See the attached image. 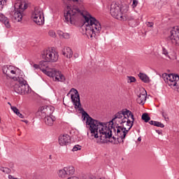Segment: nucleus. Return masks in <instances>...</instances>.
<instances>
[{
    "label": "nucleus",
    "mask_w": 179,
    "mask_h": 179,
    "mask_svg": "<svg viewBox=\"0 0 179 179\" xmlns=\"http://www.w3.org/2000/svg\"><path fill=\"white\" fill-rule=\"evenodd\" d=\"M71 92H73V94H71V100L73 106H75V108H78V111H80L83 117V120H86V127L90 129L92 136H94L96 139L99 138V141H97L96 143H107V142H110V143H113L114 145L121 143L122 142L120 138L113 136V131H116L115 128L112 127L110 129V127L106 126V124L100 122L99 120L90 117L85 111V109L82 108L79 92L75 88H72Z\"/></svg>",
    "instance_id": "1"
},
{
    "label": "nucleus",
    "mask_w": 179,
    "mask_h": 179,
    "mask_svg": "<svg viewBox=\"0 0 179 179\" xmlns=\"http://www.w3.org/2000/svg\"><path fill=\"white\" fill-rule=\"evenodd\" d=\"M85 17L84 26H85V33L87 37L90 38H96L98 36H100V31H101V24L96 20L94 17L90 15H86Z\"/></svg>",
    "instance_id": "2"
},
{
    "label": "nucleus",
    "mask_w": 179,
    "mask_h": 179,
    "mask_svg": "<svg viewBox=\"0 0 179 179\" xmlns=\"http://www.w3.org/2000/svg\"><path fill=\"white\" fill-rule=\"evenodd\" d=\"M110 12L113 17H115V19H117V20H122V16H124V13L128 12V9L121 6L117 3H113L110 5Z\"/></svg>",
    "instance_id": "3"
},
{
    "label": "nucleus",
    "mask_w": 179,
    "mask_h": 179,
    "mask_svg": "<svg viewBox=\"0 0 179 179\" xmlns=\"http://www.w3.org/2000/svg\"><path fill=\"white\" fill-rule=\"evenodd\" d=\"M162 78L164 79L165 83H167L168 85L172 89H177V91L179 92V76L173 73L168 74L164 73L162 74Z\"/></svg>",
    "instance_id": "4"
},
{
    "label": "nucleus",
    "mask_w": 179,
    "mask_h": 179,
    "mask_svg": "<svg viewBox=\"0 0 179 179\" xmlns=\"http://www.w3.org/2000/svg\"><path fill=\"white\" fill-rule=\"evenodd\" d=\"M15 13L13 17L15 22H22L23 18V12L27 9V4L24 1H18L15 3Z\"/></svg>",
    "instance_id": "5"
},
{
    "label": "nucleus",
    "mask_w": 179,
    "mask_h": 179,
    "mask_svg": "<svg viewBox=\"0 0 179 179\" xmlns=\"http://www.w3.org/2000/svg\"><path fill=\"white\" fill-rule=\"evenodd\" d=\"M15 80L18 83H15L13 86L14 92H15V93H17V94H27L29 92V87L24 78L20 77Z\"/></svg>",
    "instance_id": "6"
},
{
    "label": "nucleus",
    "mask_w": 179,
    "mask_h": 179,
    "mask_svg": "<svg viewBox=\"0 0 179 179\" xmlns=\"http://www.w3.org/2000/svg\"><path fill=\"white\" fill-rule=\"evenodd\" d=\"M31 19L38 26L44 24V13L43 9L40 7H35L31 14Z\"/></svg>",
    "instance_id": "7"
},
{
    "label": "nucleus",
    "mask_w": 179,
    "mask_h": 179,
    "mask_svg": "<svg viewBox=\"0 0 179 179\" xmlns=\"http://www.w3.org/2000/svg\"><path fill=\"white\" fill-rule=\"evenodd\" d=\"M58 52L54 50H45L42 52V58L46 62H57L58 61Z\"/></svg>",
    "instance_id": "8"
},
{
    "label": "nucleus",
    "mask_w": 179,
    "mask_h": 179,
    "mask_svg": "<svg viewBox=\"0 0 179 179\" xmlns=\"http://www.w3.org/2000/svg\"><path fill=\"white\" fill-rule=\"evenodd\" d=\"M3 73L9 79H13V80H17L21 77L16 73V69L13 66H3L2 67Z\"/></svg>",
    "instance_id": "9"
},
{
    "label": "nucleus",
    "mask_w": 179,
    "mask_h": 179,
    "mask_svg": "<svg viewBox=\"0 0 179 179\" xmlns=\"http://www.w3.org/2000/svg\"><path fill=\"white\" fill-rule=\"evenodd\" d=\"M78 13H80L79 8H72L69 10L66 13H64V22L75 24V17Z\"/></svg>",
    "instance_id": "10"
},
{
    "label": "nucleus",
    "mask_w": 179,
    "mask_h": 179,
    "mask_svg": "<svg viewBox=\"0 0 179 179\" xmlns=\"http://www.w3.org/2000/svg\"><path fill=\"white\" fill-rule=\"evenodd\" d=\"M169 38L175 45H179V27H173L170 31Z\"/></svg>",
    "instance_id": "11"
},
{
    "label": "nucleus",
    "mask_w": 179,
    "mask_h": 179,
    "mask_svg": "<svg viewBox=\"0 0 179 179\" xmlns=\"http://www.w3.org/2000/svg\"><path fill=\"white\" fill-rule=\"evenodd\" d=\"M122 20H123L124 22L127 20V22H129V26H131V27H136V26H138V24H139V21H138V20L135 19V16H134L131 14H126V13H124L123 14Z\"/></svg>",
    "instance_id": "12"
},
{
    "label": "nucleus",
    "mask_w": 179,
    "mask_h": 179,
    "mask_svg": "<svg viewBox=\"0 0 179 179\" xmlns=\"http://www.w3.org/2000/svg\"><path fill=\"white\" fill-rule=\"evenodd\" d=\"M50 78H52L57 82H65V76L60 71L56 70H52L50 73H48Z\"/></svg>",
    "instance_id": "13"
},
{
    "label": "nucleus",
    "mask_w": 179,
    "mask_h": 179,
    "mask_svg": "<svg viewBox=\"0 0 179 179\" xmlns=\"http://www.w3.org/2000/svg\"><path fill=\"white\" fill-rule=\"evenodd\" d=\"M117 128L116 135L119 139L120 138L121 143H124V141H125V138L127 134H128V130H127V127H122V126H118Z\"/></svg>",
    "instance_id": "14"
},
{
    "label": "nucleus",
    "mask_w": 179,
    "mask_h": 179,
    "mask_svg": "<svg viewBox=\"0 0 179 179\" xmlns=\"http://www.w3.org/2000/svg\"><path fill=\"white\" fill-rule=\"evenodd\" d=\"M59 143L60 146H67L71 143V136L68 134H63L59 137Z\"/></svg>",
    "instance_id": "15"
},
{
    "label": "nucleus",
    "mask_w": 179,
    "mask_h": 179,
    "mask_svg": "<svg viewBox=\"0 0 179 179\" xmlns=\"http://www.w3.org/2000/svg\"><path fill=\"white\" fill-rule=\"evenodd\" d=\"M146 90H143L142 92L138 95V98L136 99V102L138 104H141V106L145 104V101H146Z\"/></svg>",
    "instance_id": "16"
},
{
    "label": "nucleus",
    "mask_w": 179,
    "mask_h": 179,
    "mask_svg": "<svg viewBox=\"0 0 179 179\" xmlns=\"http://www.w3.org/2000/svg\"><path fill=\"white\" fill-rule=\"evenodd\" d=\"M0 22L5 25L6 29H10V22L9 21V18L5 16L2 13H0Z\"/></svg>",
    "instance_id": "17"
},
{
    "label": "nucleus",
    "mask_w": 179,
    "mask_h": 179,
    "mask_svg": "<svg viewBox=\"0 0 179 179\" xmlns=\"http://www.w3.org/2000/svg\"><path fill=\"white\" fill-rule=\"evenodd\" d=\"M48 62L47 61H42L40 62V69L41 71H42V72L43 73H45V75H48V73H50V71H47V68H48V64H47Z\"/></svg>",
    "instance_id": "18"
},
{
    "label": "nucleus",
    "mask_w": 179,
    "mask_h": 179,
    "mask_svg": "<svg viewBox=\"0 0 179 179\" xmlns=\"http://www.w3.org/2000/svg\"><path fill=\"white\" fill-rule=\"evenodd\" d=\"M54 121H55V117L52 115H48L44 117V122L45 125H48V127H52V125H54Z\"/></svg>",
    "instance_id": "19"
},
{
    "label": "nucleus",
    "mask_w": 179,
    "mask_h": 179,
    "mask_svg": "<svg viewBox=\"0 0 179 179\" xmlns=\"http://www.w3.org/2000/svg\"><path fill=\"white\" fill-rule=\"evenodd\" d=\"M62 55L64 57H66V58H72V56L73 55V52H72V49L69 47H65L62 50Z\"/></svg>",
    "instance_id": "20"
},
{
    "label": "nucleus",
    "mask_w": 179,
    "mask_h": 179,
    "mask_svg": "<svg viewBox=\"0 0 179 179\" xmlns=\"http://www.w3.org/2000/svg\"><path fill=\"white\" fill-rule=\"evenodd\" d=\"M120 112L122 113V115H123V117H127V118L130 117L131 120H133V121H135V117L131 110L128 109H122Z\"/></svg>",
    "instance_id": "21"
},
{
    "label": "nucleus",
    "mask_w": 179,
    "mask_h": 179,
    "mask_svg": "<svg viewBox=\"0 0 179 179\" xmlns=\"http://www.w3.org/2000/svg\"><path fill=\"white\" fill-rule=\"evenodd\" d=\"M64 170L66 171L67 177L68 176H73V174H75V168L72 166L64 167Z\"/></svg>",
    "instance_id": "22"
},
{
    "label": "nucleus",
    "mask_w": 179,
    "mask_h": 179,
    "mask_svg": "<svg viewBox=\"0 0 179 179\" xmlns=\"http://www.w3.org/2000/svg\"><path fill=\"white\" fill-rule=\"evenodd\" d=\"M138 77L140 78L141 80H143L144 82V83H149V82H150L148 76L143 73H139Z\"/></svg>",
    "instance_id": "23"
},
{
    "label": "nucleus",
    "mask_w": 179,
    "mask_h": 179,
    "mask_svg": "<svg viewBox=\"0 0 179 179\" xmlns=\"http://www.w3.org/2000/svg\"><path fill=\"white\" fill-rule=\"evenodd\" d=\"M55 108L53 106H49L43 108V113H45L48 115H51L54 113Z\"/></svg>",
    "instance_id": "24"
},
{
    "label": "nucleus",
    "mask_w": 179,
    "mask_h": 179,
    "mask_svg": "<svg viewBox=\"0 0 179 179\" xmlns=\"http://www.w3.org/2000/svg\"><path fill=\"white\" fill-rule=\"evenodd\" d=\"M59 177H61L62 178H66L68 176L66 175V171H65V168L63 169H60L58 172Z\"/></svg>",
    "instance_id": "25"
},
{
    "label": "nucleus",
    "mask_w": 179,
    "mask_h": 179,
    "mask_svg": "<svg viewBox=\"0 0 179 179\" xmlns=\"http://www.w3.org/2000/svg\"><path fill=\"white\" fill-rule=\"evenodd\" d=\"M127 131H128V132H129V130L131 129V128H132V127H134V122H135V120H132L131 121L130 120H127Z\"/></svg>",
    "instance_id": "26"
},
{
    "label": "nucleus",
    "mask_w": 179,
    "mask_h": 179,
    "mask_svg": "<svg viewBox=\"0 0 179 179\" xmlns=\"http://www.w3.org/2000/svg\"><path fill=\"white\" fill-rule=\"evenodd\" d=\"M141 120H143V121H145V122H149V121H150V117L148 113H143L142 115Z\"/></svg>",
    "instance_id": "27"
},
{
    "label": "nucleus",
    "mask_w": 179,
    "mask_h": 179,
    "mask_svg": "<svg viewBox=\"0 0 179 179\" xmlns=\"http://www.w3.org/2000/svg\"><path fill=\"white\" fill-rule=\"evenodd\" d=\"M123 115L121 111H119L115 115L114 118L113 119V121H115V120H121L122 118Z\"/></svg>",
    "instance_id": "28"
},
{
    "label": "nucleus",
    "mask_w": 179,
    "mask_h": 179,
    "mask_svg": "<svg viewBox=\"0 0 179 179\" xmlns=\"http://www.w3.org/2000/svg\"><path fill=\"white\" fill-rule=\"evenodd\" d=\"M0 170L5 174H9L10 173V169L8 167H1Z\"/></svg>",
    "instance_id": "29"
},
{
    "label": "nucleus",
    "mask_w": 179,
    "mask_h": 179,
    "mask_svg": "<svg viewBox=\"0 0 179 179\" xmlns=\"http://www.w3.org/2000/svg\"><path fill=\"white\" fill-rule=\"evenodd\" d=\"M154 127H159V128H164V124L160 122L155 121Z\"/></svg>",
    "instance_id": "30"
},
{
    "label": "nucleus",
    "mask_w": 179,
    "mask_h": 179,
    "mask_svg": "<svg viewBox=\"0 0 179 179\" xmlns=\"http://www.w3.org/2000/svg\"><path fill=\"white\" fill-rule=\"evenodd\" d=\"M80 149H82V146L79 145H76L73 146L72 151L73 152H78V150H80Z\"/></svg>",
    "instance_id": "31"
},
{
    "label": "nucleus",
    "mask_w": 179,
    "mask_h": 179,
    "mask_svg": "<svg viewBox=\"0 0 179 179\" xmlns=\"http://www.w3.org/2000/svg\"><path fill=\"white\" fill-rule=\"evenodd\" d=\"M128 118H129V117H124V118L121 120V121H120V125H122V127H124V124H125V122H127L129 120V119H128Z\"/></svg>",
    "instance_id": "32"
},
{
    "label": "nucleus",
    "mask_w": 179,
    "mask_h": 179,
    "mask_svg": "<svg viewBox=\"0 0 179 179\" xmlns=\"http://www.w3.org/2000/svg\"><path fill=\"white\" fill-rule=\"evenodd\" d=\"M11 110L12 111H13V113H15V114H16V115H18L19 112V109H17V108H16V106H11Z\"/></svg>",
    "instance_id": "33"
},
{
    "label": "nucleus",
    "mask_w": 179,
    "mask_h": 179,
    "mask_svg": "<svg viewBox=\"0 0 179 179\" xmlns=\"http://www.w3.org/2000/svg\"><path fill=\"white\" fill-rule=\"evenodd\" d=\"M48 34L50 36V37H57V34H55L54 30H50Z\"/></svg>",
    "instance_id": "34"
},
{
    "label": "nucleus",
    "mask_w": 179,
    "mask_h": 179,
    "mask_svg": "<svg viewBox=\"0 0 179 179\" xmlns=\"http://www.w3.org/2000/svg\"><path fill=\"white\" fill-rule=\"evenodd\" d=\"M162 54L166 57H169V52L165 48H162Z\"/></svg>",
    "instance_id": "35"
},
{
    "label": "nucleus",
    "mask_w": 179,
    "mask_h": 179,
    "mask_svg": "<svg viewBox=\"0 0 179 179\" xmlns=\"http://www.w3.org/2000/svg\"><path fill=\"white\" fill-rule=\"evenodd\" d=\"M129 83H134V82H136V78L135 77L130 76L129 77Z\"/></svg>",
    "instance_id": "36"
},
{
    "label": "nucleus",
    "mask_w": 179,
    "mask_h": 179,
    "mask_svg": "<svg viewBox=\"0 0 179 179\" xmlns=\"http://www.w3.org/2000/svg\"><path fill=\"white\" fill-rule=\"evenodd\" d=\"M145 24L148 27H153V26L155 25V23L152 22H146Z\"/></svg>",
    "instance_id": "37"
},
{
    "label": "nucleus",
    "mask_w": 179,
    "mask_h": 179,
    "mask_svg": "<svg viewBox=\"0 0 179 179\" xmlns=\"http://www.w3.org/2000/svg\"><path fill=\"white\" fill-rule=\"evenodd\" d=\"M62 38L68 39V38H70L71 36L68 33H64L63 36H62Z\"/></svg>",
    "instance_id": "38"
},
{
    "label": "nucleus",
    "mask_w": 179,
    "mask_h": 179,
    "mask_svg": "<svg viewBox=\"0 0 179 179\" xmlns=\"http://www.w3.org/2000/svg\"><path fill=\"white\" fill-rule=\"evenodd\" d=\"M132 8H136L138 6V1L137 0H133V3L131 5Z\"/></svg>",
    "instance_id": "39"
},
{
    "label": "nucleus",
    "mask_w": 179,
    "mask_h": 179,
    "mask_svg": "<svg viewBox=\"0 0 179 179\" xmlns=\"http://www.w3.org/2000/svg\"><path fill=\"white\" fill-rule=\"evenodd\" d=\"M6 2H8V0H0V5H1V6H5Z\"/></svg>",
    "instance_id": "40"
},
{
    "label": "nucleus",
    "mask_w": 179,
    "mask_h": 179,
    "mask_svg": "<svg viewBox=\"0 0 179 179\" xmlns=\"http://www.w3.org/2000/svg\"><path fill=\"white\" fill-rule=\"evenodd\" d=\"M162 115L163 117H164L165 120L169 118V117H167V113H166L164 111L162 112Z\"/></svg>",
    "instance_id": "41"
},
{
    "label": "nucleus",
    "mask_w": 179,
    "mask_h": 179,
    "mask_svg": "<svg viewBox=\"0 0 179 179\" xmlns=\"http://www.w3.org/2000/svg\"><path fill=\"white\" fill-rule=\"evenodd\" d=\"M57 34H58V36H59V37H62L64 36V32L61 30H58Z\"/></svg>",
    "instance_id": "42"
},
{
    "label": "nucleus",
    "mask_w": 179,
    "mask_h": 179,
    "mask_svg": "<svg viewBox=\"0 0 179 179\" xmlns=\"http://www.w3.org/2000/svg\"><path fill=\"white\" fill-rule=\"evenodd\" d=\"M34 68L35 69H40V64H34Z\"/></svg>",
    "instance_id": "43"
},
{
    "label": "nucleus",
    "mask_w": 179,
    "mask_h": 179,
    "mask_svg": "<svg viewBox=\"0 0 179 179\" xmlns=\"http://www.w3.org/2000/svg\"><path fill=\"white\" fill-rule=\"evenodd\" d=\"M17 115L20 117V118H24V116L22 113H20V112Z\"/></svg>",
    "instance_id": "44"
},
{
    "label": "nucleus",
    "mask_w": 179,
    "mask_h": 179,
    "mask_svg": "<svg viewBox=\"0 0 179 179\" xmlns=\"http://www.w3.org/2000/svg\"><path fill=\"white\" fill-rule=\"evenodd\" d=\"M155 120H151V121L149 122V124H150V125H155Z\"/></svg>",
    "instance_id": "45"
},
{
    "label": "nucleus",
    "mask_w": 179,
    "mask_h": 179,
    "mask_svg": "<svg viewBox=\"0 0 179 179\" xmlns=\"http://www.w3.org/2000/svg\"><path fill=\"white\" fill-rule=\"evenodd\" d=\"M137 141H138V142H141V141H142V138H141V137H138V139H137Z\"/></svg>",
    "instance_id": "46"
},
{
    "label": "nucleus",
    "mask_w": 179,
    "mask_h": 179,
    "mask_svg": "<svg viewBox=\"0 0 179 179\" xmlns=\"http://www.w3.org/2000/svg\"><path fill=\"white\" fill-rule=\"evenodd\" d=\"M74 57H75V58H78L79 57V55L78 54H74Z\"/></svg>",
    "instance_id": "47"
},
{
    "label": "nucleus",
    "mask_w": 179,
    "mask_h": 179,
    "mask_svg": "<svg viewBox=\"0 0 179 179\" xmlns=\"http://www.w3.org/2000/svg\"><path fill=\"white\" fill-rule=\"evenodd\" d=\"M8 106H10V108H12V107H13V106H12V103H10V102H8Z\"/></svg>",
    "instance_id": "48"
},
{
    "label": "nucleus",
    "mask_w": 179,
    "mask_h": 179,
    "mask_svg": "<svg viewBox=\"0 0 179 179\" xmlns=\"http://www.w3.org/2000/svg\"><path fill=\"white\" fill-rule=\"evenodd\" d=\"M5 85H8L6 83H5Z\"/></svg>",
    "instance_id": "49"
},
{
    "label": "nucleus",
    "mask_w": 179,
    "mask_h": 179,
    "mask_svg": "<svg viewBox=\"0 0 179 179\" xmlns=\"http://www.w3.org/2000/svg\"><path fill=\"white\" fill-rule=\"evenodd\" d=\"M0 122H1V117H0Z\"/></svg>",
    "instance_id": "50"
}]
</instances>
